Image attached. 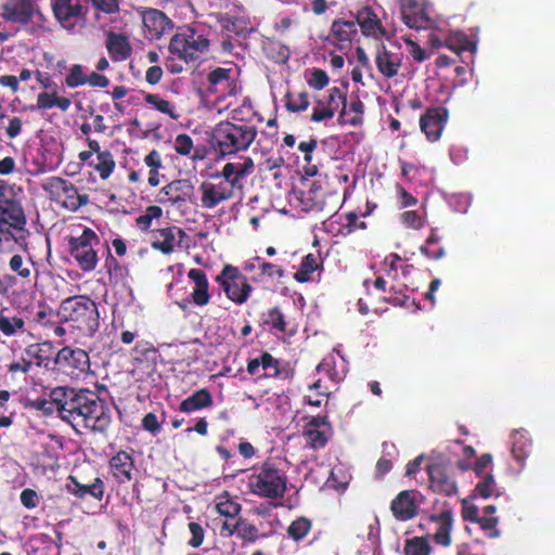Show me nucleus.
I'll list each match as a JSON object with an SVG mask.
<instances>
[{
	"label": "nucleus",
	"instance_id": "obj_13",
	"mask_svg": "<svg viewBox=\"0 0 555 555\" xmlns=\"http://www.w3.org/2000/svg\"><path fill=\"white\" fill-rule=\"evenodd\" d=\"M424 500V495L418 491L404 490L392 500L390 508L396 519L406 521L416 516Z\"/></svg>",
	"mask_w": 555,
	"mask_h": 555
},
{
	"label": "nucleus",
	"instance_id": "obj_9",
	"mask_svg": "<svg viewBox=\"0 0 555 555\" xmlns=\"http://www.w3.org/2000/svg\"><path fill=\"white\" fill-rule=\"evenodd\" d=\"M216 280L233 302L243 305L248 300L253 288L247 278L237 268L231 264L224 266Z\"/></svg>",
	"mask_w": 555,
	"mask_h": 555
},
{
	"label": "nucleus",
	"instance_id": "obj_51",
	"mask_svg": "<svg viewBox=\"0 0 555 555\" xmlns=\"http://www.w3.org/2000/svg\"><path fill=\"white\" fill-rule=\"evenodd\" d=\"M269 55L278 63L286 62L289 57L288 49L280 42L270 41L266 46Z\"/></svg>",
	"mask_w": 555,
	"mask_h": 555
},
{
	"label": "nucleus",
	"instance_id": "obj_64",
	"mask_svg": "<svg viewBox=\"0 0 555 555\" xmlns=\"http://www.w3.org/2000/svg\"><path fill=\"white\" fill-rule=\"evenodd\" d=\"M142 426L143 428L153 434L156 435L160 431V423L157 420V416L154 413H147L143 420H142Z\"/></svg>",
	"mask_w": 555,
	"mask_h": 555
},
{
	"label": "nucleus",
	"instance_id": "obj_15",
	"mask_svg": "<svg viewBox=\"0 0 555 555\" xmlns=\"http://www.w3.org/2000/svg\"><path fill=\"white\" fill-rule=\"evenodd\" d=\"M332 435V428L326 416H313L305 425L302 436L312 449L325 447Z\"/></svg>",
	"mask_w": 555,
	"mask_h": 555
},
{
	"label": "nucleus",
	"instance_id": "obj_47",
	"mask_svg": "<svg viewBox=\"0 0 555 555\" xmlns=\"http://www.w3.org/2000/svg\"><path fill=\"white\" fill-rule=\"evenodd\" d=\"M286 107L291 112H302L309 107V100L306 92L288 93Z\"/></svg>",
	"mask_w": 555,
	"mask_h": 555
},
{
	"label": "nucleus",
	"instance_id": "obj_37",
	"mask_svg": "<svg viewBox=\"0 0 555 555\" xmlns=\"http://www.w3.org/2000/svg\"><path fill=\"white\" fill-rule=\"evenodd\" d=\"M284 276V270L282 267L262 261L259 262V272L253 275L255 282H267L269 279H281Z\"/></svg>",
	"mask_w": 555,
	"mask_h": 555
},
{
	"label": "nucleus",
	"instance_id": "obj_18",
	"mask_svg": "<svg viewBox=\"0 0 555 555\" xmlns=\"http://www.w3.org/2000/svg\"><path fill=\"white\" fill-rule=\"evenodd\" d=\"M254 169L255 164L250 157H240L236 162L227 163L215 177L227 179L235 190H240L243 188L242 180L253 173Z\"/></svg>",
	"mask_w": 555,
	"mask_h": 555
},
{
	"label": "nucleus",
	"instance_id": "obj_63",
	"mask_svg": "<svg viewBox=\"0 0 555 555\" xmlns=\"http://www.w3.org/2000/svg\"><path fill=\"white\" fill-rule=\"evenodd\" d=\"M216 524L220 525V535L229 538L236 532L238 521L235 518L216 519Z\"/></svg>",
	"mask_w": 555,
	"mask_h": 555
},
{
	"label": "nucleus",
	"instance_id": "obj_60",
	"mask_svg": "<svg viewBox=\"0 0 555 555\" xmlns=\"http://www.w3.org/2000/svg\"><path fill=\"white\" fill-rule=\"evenodd\" d=\"M332 28L337 37H339L341 40H347L349 39V34L353 31L354 23L337 21L333 23Z\"/></svg>",
	"mask_w": 555,
	"mask_h": 555
},
{
	"label": "nucleus",
	"instance_id": "obj_4",
	"mask_svg": "<svg viewBox=\"0 0 555 555\" xmlns=\"http://www.w3.org/2000/svg\"><path fill=\"white\" fill-rule=\"evenodd\" d=\"M257 129L247 124L220 122L212 131L215 149L222 155L246 151L254 142Z\"/></svg>",
	"mask_w": 555,
	"mask_h": 555
},
{
	"label": "nucleus",
	"instance_id": "obj_32",
	"mask_svg": "<svg viewBox=\"0 0 555 555\" xmlns=\"http://www.w3.org/2000/svg\"><path fill=\"white\" fill-rule=\"evenodd\" d=\"M24 320L9 312L8 309L0 311V332L5 336H14L24 331Z\"/></svg>",
	"mask_w": 555,
	"mask_h": 555
},
{
	"label": "nucleus",
	"instance_id": "obj_41",
	"mask_svg": "<svg viewBox=\"0 0 555 555\" xmlns=\"http://www.w3.org/2000/svg\"><path fill=\"white\" fill-rule=\"evenodd\" d=\"M448 48L455 51H476V43L470 41L467 36L462 31H455L450 35L447 43Z\"/></svg>",
	"mask_w": 555,
	"mask_h": 555
},
{
	"label": "nucleus",
	"instance_id": "obj_36",
	"mask_svg": "<svg viewBox=\"0 0 555 555\" xmlns=\"http://www.w3.org/2000/svg\"><path fill=\"white\" fill-rule=\"evenodd\" d=\"M319 268L318 258L313 254H308L301 261L299 269L294 274V279L300 283L311 280V274Z\"/></svg>",
	"mask_w": 555,
	"mask_h": 555
},
{
	"label": "nucleus",
	"instance_id": "obj_1",
	"mask_svg": "<svg viewBox=\"0 0 555 555\" xmlns=\"http://www.w3.org/2000/svg\"><path fill=\"white\" fill-rule=\"evenodd\" d=\"M61 418L69 423L76 431L83 428L103 433L111 424V414L105 402L95 392L87 389H79L69 399Z\"/></svg>",
	"mask_w": 555,
	"mask_h": 555
},
{
	"label": "nucleus",
	"instance_id": "obj_31",
	"mask_svg": "<svg viewBox=\"0 0 555 555\" xmlns=\"http://www.w3.org/2000/svg\"><path fill=\"white\" fill-rule=\"evenodd\" d=\"M358 555H380L379 526L377 518L369 525L366 541L359 548Z\"/></svg>",
	"mask_w": 555,
	"mask_h": 555
},
{
	"label": "nucleus",
	"instance_id": "obj_5",
	"mask_svg": "<svg viewBox=\"0 0 555 555\" xmlns=\"http://www.w3.org/2000/svg\"><path fill=\"white\" fill-rule=\"evenodd\" d=\"M248 486L250 491L259 496L281 498L286 490V476L282 470L267 463L249 477Z\"/></svg>",
	"mask_w": 555,
	"mask_h": 555
},
{
	"label": "nucleus",
	"instance_id": "obj_20",
	"mask_svg": "<svg viewBox=\"0 0 555 555\" xmlns=\"http://www.w3.org/2000/svg\"><path fill=\"white\" fill-rule=\"evenodd\" d=\"M185 233L178 227H167L153 233L152 246L163 254H170L180 245Z\"/></svg>",
	"mask_w": 555,
	"mask_h": 555
},
{
	"label": "nucleus",
	"instance_id": "obj_25",
	"mask_svg": "<svg viewBox=\"0 0 555 555\" xmlns=\"http://www.w3.org/2000/svg\"><path fill=\"white\" fill-rule=\"evenodd\" d=\"M430 521L435 527L433 533L434 541L442 546L451 544V531L453 527V517L450 511H443L440 514L433 515Z\"/></svg>",
	"mask_w": 555,
	"mask_h": 555
},
{
	"label": "nucleus",
	"instance_id": "obj_38",
	"mask_svg": "<svg viewBox=\"0 0 555 555\" xmlns=\"http://www.w3.org/2000/svg\"><path fill=\"white\" fill-rule=\"evenodd\" d=\"M431 546L428 537H415L406 540L404 545L405 555H429Z\"/></svg>",
	"mask_w": 555,
	"mask_h": 555
},
{
	"label": "nucleus",
	"instance_id": "obj_22",
	"mask_svg": "<svg viewBox=\"0 0 555 555\" xmlns=\"http://www.w3.org/2000/svg\"><path fill=\"white\" fill-rule=\"evenodd\" d=\"M430 480V487L434 491L452 495L456 493L457 487L454 479L447 474L446 469L440 465L433 464L427 468Z\"/></svg>",
	"mask_w": 555,
	"mask_h": 555
},
{
	"label": "nucleus",
	"instance_id": "obj_2",
	"mask_svg": "<svg viewBox=\"0 0 555 555\" xmlns=\"http://www.w3.org/2000/svg\"><path fill=\"white\" fill-rule=\"evenodd\" d=\"M210 41L205 29L199 27H188L171 37L165 66L171 74L183 72L181 62L196 63L202 61L209 50Z\"/></svg>",
	"mask_w": 555,
	"mask_h": 555
},
{
	"label": "nucleus",
	"instance_id": "obj_62",
	"mask_svg": "<svg viewBox=\"0 0 555 555\" xmlns=\"http://www.w3.org/2000/svg\"><path fill=\"white\" fill-rule=\"evenodd\" d=\"M92 5L106 14H113L119 11L118 0H90Z\"/></svg>",
	"mask_w": 555,
	"mask_h": 555
},
{
	"label": "nucleus",
	"instance_id": "obj_49",
	"mask_svg": "<svg viewBox=\"0 0 555 555\" xmlns=\"http://www.w3.org/2000/svg\"><path fill=\"white\" fill-rule=\"evenodd\" d=\"M311 527L310 521L307 518H298L294 520L288 527V534L296 541L301 540L309 532Z\"/></svg>",
	"mask_w": 555,
	"mask_h": 555
},
{
	"label": "nucleus",
	"instance_id": "obj_29",
	"mask_svg": "<svg viewBox=\"0 0 555 555\" xmlns=\"http://www.w3.org/2000/svg\"><path fill=\"white\" fill-rule=\"evenodd\" d=\"M211 405H212V397H211L210 392L207 389L202 388V389L195 391L194 393H192L191 396H189L188 398H185L180 403L179 409L181 412L192 413V412H195V411H198L204 408L211 406Z\"/></svg>",
	"mask_w": 555,
	"mask_h": 555
},
{
	"label": "nucleus",
	"instance_id": "obj_55",
	"mask_svg": "<svg viewBox=\"0 0 555 555\" xmlns=\"http://www.w3.org/2000/svg\"><path fill=\"white\" fill-rule=\"evenodd\" d=\"M193 147V140L188 134H178L173 141V149L180 155H191Z\"/></svg>",
	"mask_w": 555,
	"mask_h": 555
},
{
	"label": "nucleus",
	"instance_id": "obj_19",
	"mask_svg": "<svg viewBox=\"0 0 555 555\" xmlns=\"http://www.w3.org/2000/svg\"><path fill=\"white\" fill-rule=\"evenodd\" d=\"M192 191L193 185L189 180H175L160 190L158 202L162 204L171 203L173 205L184 203L191 196Z\"/></svg>",
	"mask_w": 555,
	"mask_h": 555
},
{
	"label": "nucleus",
	"instance_id": "obj_50",
	"mask_svg": "<svg viewBox=\"0 0 555 555\" xmlns=\"http://www.w3.org/2000/svg\"><path fill=\"white\" fill-rule=\"evenodd\" d=\"M232 69L228 68H216L208 75V91L216 90L217 86L227 82V79L231 77Z\"/></svg>",
	"mask_w": 555,
	"mask_h": 555
},
{
	"label": "nucleus",
	"instance_id": "obj_30",
	"mask_svg": "<svg viewBox=\"0 0 555 555\" xmlns=\"http://www.w3.org/2000/svg\"><path fill=\"white\" fill-rule=\"evenodd\" d=\"M317 370L325 373L332 380H340L345 376V361L338 353H332L322 360Z\"/></svg>",
	"mask_w": 555,
	"mask_h": 555
},
{
	"label": "nucleus",
	"instance_id": "obj_53",
	"mask_svg": "<svg viewBox=\"0 0 555 555\" xmlns=\"http://www.w3.org/2000/svg\"><path fill=\"white\" fill-rule=\"evenodd\" d=\"M328 81L330 78L327 74L319 68H313L307 78L308 85L317 90L323 89L325 86L328 85Z\"/></svg>",
	"mask_w": 555,
	"mask_h": 555
},
{
	"label": "nucleus",
	"instance_id": "obj_23",
	"mask_svg": "<svg viewBox=\"0 0 555 555\" xmlns=\"http://www.w3.org/2000/svg\"><path fill=\"white\" fill-rule=\"evenodd\" d=\"M134 468L132 456L126 451L117 452L109 460V469L119 483L129 482L132 479V472Z\"/></svg>",
	"mask_w": 555,
	"mask_h": 555
},
{
	"label": "nucleus",
	"instance_id": "obj_42",
	"mask_svg": "<svg viewBox=\"0 0 555 555\" xmlns=\"http://www.w3.org/2000/svg\"><path fill=\"white\" fill-rule=\"evenodd\" d=\"M77 391L78 390L66 387H56L51 390L50 397L56 404L60 416H62V412H65L66 403L73 396L77 395Z\"/></svg>",
	"mask_w": 555,
	"mask_h": 555
},
{
	"label": "nucleus",
	"instance_id": "obj_45",
	"mask_svg": "<svg viewBox=\"0 0 555 555\" xmlns=\"http://www.w3.org/2000/svg\"><path fill=\"white\" fill-rule=\"evenodd\" d=\"M10 269L23 279H28L31 274L33 262L23 258L21 255H14L9 262Z\"/></svg>",
	"mask_w": 555,
	"mask_h": 555
},
{
	"label": "nucleus",
	"instance_id": "obj_57",
	"mask_svg": "<svg viewBox=\"0 0 555 555\" xmlns=\"http://www.w3.org/2000/svg\"><path fill=\"white\" fill-rule=\"evenodd\" d=\"M401 222L411 229H421L424 227V218L414 210L404 211L401 215Z\"/></svg>",
	"mask_w": 555,
	"mask_h": 555
},
{
	"label": "nucleus",
	"instance_id": "obj_28",
	"mask_svg": "<svg viewBox=\"0 0 555 555\" xmlns=\"http://www.w3.org/2000/svg\"><path fill=\"white\" fill-rule=\"evenodd\" d=\"M188 278L194 283L191 293L193 302L197 306H206L210 300L206 274L201 269H191L188 272Z\"/></svg>",
	"mask_w": 555,
	"mask_h": 555
},
{
	"label": "nucleus",
	"instance_id": "obj_34",
	"mask_svg": "<svg viewBox=\"0 0 555 555\" xmlns=\"http://www.w3.org/2000/svg\"><path fill=\"white\" fill-rule=\"evenodd\" d=\"M215 509L220 516L235 518L241 511V505L228 492H223L216 496Z\"/></svg>",
	"mask_w": 555,
	"mask_h": 555
},
{
	"label": "nucleus",
	"instance_id": "obj_11",
	"mask_svg": "<svg viewBox=\"0 0 555 555\" xmlns=\"http://www.w3.org/2000/svg\"><path fill=\"white\" fill-rule=\"evenodd\" d=\"M202 197L201 205L206 209H214L220 203L234 196V186L224 178L218 182L205 181L199 186Z\"/></svg>",
	"mask_w": 555,
	"mask_h": 555
},
{
	"label": "nucleus",
	"instance_id": "obj_6",
	"mask_svg": "<svg viewBox=\"0 0 555 555\" xmlns=\"http://www.w3.org/2000/svg\"><path fill=\"white\" fill-rule=\"evenodd\" d=\"M53 15L62 28L80 33L87 23L88 8L85 0H51Z\"/></svg>",
	"mask_w": 555,
	"mask_h": 555
},
{
	"label": "nucleus",
	"instance_id": "obj_12",
	"mask_svg": "<svg viewBox=\"0 0 555 555\" xmlns=\"http://www.w3.org/2000/svg\"><path fill=\"white\" fill-rule=\"evenodd\" d=\"M356 20L363 36L374 40H380L383 38L388 41L391 40L392 34L383 26L380 18L371 7L364 5L359 9Z\"/></svg>",
	"mask_w": 555,
	"mask_h": 555
},
{
	"label": "nucleus",
	"instance_id": "obj_17",
	"mask_svg": "<svg viewBox=\"0 0 555 555\" xmlns=\"http://www.w3.org/2000/svg\"><path fill=\"white\" fill-rule=\"evenodd\" d=\"M448 109L446 107H431L420 119L421 130L426 134L428 141H438L448 121Z\"/></svg>",
	"mask_w": 555,
	"mask_h": 555
},
{
	"label": "nucleus",
	"instance_id": "obj_33",
	"mask_svg": "<svg viewBox=\"0 0 555 555\" xmlns=\"http://www.w3.org/2000/svg\"><path fill=\"white\" fill-rule=\"evenodd\" d=\"M68 489L72 493L80 498L89 494L95 499H102L104 493V485L100 478H96L91 485H81L76 479L72 478V483L68 485Z\"/></svg>",
	"mask_w": 555,
	"mask_h": 555
},
{
	"label": "nucleus",
	"instance_id": "obj_10",
	"mask_svg": "<svg viewBox=\"0 0 555 555\" xmlns=\"http://www.w3.org/2000/svg\"><path fill=\"white\" fill-rule=\"evenodd\" d=\"M389 42V46L378 43L374 55L378 73L388 79L398 76L403 62L400 43L391 40Z\"/></svg>",
	"mask_w": 555,
	"mask_h": 555
},
{
	"label": "nucleus",
	"instance_id": "obj_48",
	"mask_svg": "<svg viewBox=\"0 0 555 555\" xmlns=\"http://www.w3.org/2000/svg\"><path fill=\"white\" fill-rule=\"evenodd\" d=\"M209 92L216 94L217 102H221L228 96H234L236 94L237 83L234 78L230 77L227 79V82L220 83V86L216 87V90H211Z\"/></svg>",
	"mask_w": 555,
	"mask_h": 555
},
{
	"label": "nucleus",
	"instance_id": "obj_35",
	"mask_svg": "<svg viewBox=\"0 0 555 555\" xmlns=\"http://www.w3.org/2000/svg\"><path fill=\"white\" fill-rule=\"evenodd\" d=\"M144 100L149 105L158 112L168 115L171 119L178 120L180 118V114L177 112L176 106L171 102L160 98L158 94L147 93L144 96Z\"/></svg>",
	"mask_w": 555,
	"mask_h": 555
},
{
	"label": "nucleus",
	"instance_id": "obj_40",
	"mask_svg": "<svg viewBox=\"0 0 555 555\" xmlns=\"http://www.w3.org/2000/svg\"><path fill=\"white\" fill-rule=\"evenodd\" d=\"M499 489L491 474H486L475 487V496L489 499L493 495L498 496Z\"/></svg>",
	"mask_w": 555,
	"mask_h": 555
},
{
	"label": "nucleus",
	"instance_id": "obj_24",
	"mask_svg": "<svg viewBox=\"0 0 555 555\" xmlns=\"http://www.w3.org/2000/svg\"><path fill=\"white\" fill-rule=\"evenodd\" d=\"M55 362L60 365H67L73 367L80 373L87 372L90 367L89 354L79 348H62L56 354Z\"/></svg>",
	"mask_w": 555,
	"mask_h": 555
},
{
	"label": "nucleus",
	"instance_id": "obj_26",
	"mask_svg": "<svg viewBox=\"0 0 555 555\" xmlns=\"http://www.w3.org/2000/svg\"><path fill=\"white\" fill-rule=\"evenodd\" d=\"M532 441L528 433L524 429H516L511 435V453L514 460L520 465V472L524 469L526 460L531 452Z\"/></svg>",
	"mask_w": 555,
	"mask_h": 555
},
{
	"label": "nucleus",
	"instance_id": "obj_59",
	"mask_svg": "<svg viewBox=\"0 0 555 555\" xmlns=\"http://www.w3.org/2000/svg\"><path fill=\"white\" fill-rule=\"evenodd\" d=\"M236 533L240 538L246 541H255L258 535V530L253 525L245 521H238Z\"/></svg>",
	"mask_w": 555,
	"mask_h": 555
},
{
	"label": "nucleus",
	"instance_id": "obj_58",
	"mask_svg": "<svg viewBox=\"0 0 555 555\" xmlns=\"http://www.w3.org/2000/svg\"><path fill=\"white\" fill-rule=\"evenodd\" d=\"M266 322L279 332L285 331L284 315L278 308H273L269 311Z\"/></svg>",
	"mask_w": 555,
	"mask_h": 555
},
{
	"label": "nucleus",
	"instance_id": "obj_8",
	"mask_svg": "<svg viewBox=\"0 0 555 555\" xmlns=\"http://www.w3.org/2000/svg\"><path fill=\"white\" fill-rule=\"evenodd\" d=\"M42 189L54 202L61 203L65 208L76 211L88 203V196L78 193L76 186L67 180L60 177L47 179Z\"/></svg>",
	"mask_w": 555,
	"mask_h": 555
},
{
	"label": "nucleus",
	"instance_id": "obj_56",
	"mask_svg": "<svg viewBox=\"0 0 555 555\" xmlns=\"http://www.w3.org/2000/svg\"><path fill=\"white\" fill-rule=\"evenodd\" d=\"M327 92V98L323 102L328 108H333L334 113L339 108L340 104L346 106V98L339 88L333 87Z\"/></svg>",
	"mask_w": 555,
	"mask_h": 555
},
{
	"label": "nucleus",
	"instance_id": "obj_61",
	"mask_svg": "<svg viewBox=\"0 0 555 555\" xmlns=\"http://www.w3.org/2000/svg\"><path fill=\"white\" fill-rule=\"evenodd\" d=\"M462 516L465 520L477 522L480 518L479 509L468 499L462 501Z\"/></svg>",
	"mask_w": 555,
	"mask_h": 555
},
{
	"label": "nucleus",
	"instance_id": "obj_54",
	"mask_svg": "<svg viewBox=\"0 0 555 555\" xmlns=\"http://www.w3.org/2000/svg\"><path fill=\"white\" fill-rule=\"evenodd\" d=\"M335 113L333 112V108H328L323 100H319L313 107L311 120L314 122H321L332 119Z\"/></svg>",
	"mask_w": 555,
	"mask_h": 555
},
{
	"label": "nucleus",
	"instance_id": "obj_21",
	"mask_svg": "<svg viewBox=\"0 0 555 555\" xmlns=\"http://www.w3.org/2000/svg\"><path fill=\"white\" fill-rule=\"evenodd\" d=\"M143 25L149 31L151 39H159L172 27L171 21L162 11L156 9H149L143 13Z\"/></svg>",
	"mask_w": 555,
	"mask_h": 555
},
{
	"label": "nucleus",
	"instance_id": "obj_52",
	"mask_svg": "<svg viewBox=\"0 0 555 555\" xmlns=\"http://www.w3.org/2000/svg\"><path fill=\"white\" fill-rule=\"evenodd\" d=\"M499 519L494 516H481L477 520V524H479L480 528L486 532L487 537L491 539L499 538L501 534L500 530L496 528Z\"/></svg>",
	"mask_w": 555,
	"mask_h": 555
},
{
	"label": "nucleus",
	"instance_id": "obj_43",
	"mask_svg": "<svg viewBox=\"0 0 555 555\" xmlns=\"http://www.w3.org/2000/svg\"><path fill=\"white\" fill-rule=\"evenodd\" d=\"M306 197V210L323 211L325 202L323 194L319 192V186L315 183L312 184L311 189L305 195Z\"/></svg>",
	"mask_w": 555,
	"mask_h": 555
},
{
	"label": "nucleus",
	"instance_id": "obj_7",
	"mask_svg": "<svg viewBox=\"0 0 555 555\" xmlns=\"http://www.w3.org/2000/svg\"><path fill=\"white\" fill-rule=\"evenodd\" d=\"M68 245L72 257L81 270L95 269L99 261L96 247L100 245V238L93 230L83 228L79 235L70 236Z\"/></svg>",
	"mask_w": 555,
	"mask_h": 555
},
{
	"label": "nucleus",
	"instance_id": "obj_3",
	"mask_svg": "<svg viewBox=\"0 0 555 555\" xmlns=\"http://www.w3.org/2000/svg\"><path fill=\"white\" fill-rule=\"evenodd\" d=\"M59 315L86 336H92L100 325L96 305L86 296H73L64 299L60 305Z\"/></svg>",
	"mask_w": 555,
	"mask_h": 555
},
{
	"label": "nucleus",
	"instance_id": "obj_44",
	"mask_svg": "<svg viewBox=\"0 0 555 555\" xmlns=\"http://www.w3.org/2000/svg\"><path fill=\"white\" fill-rule=\"evenodd\" d=\"M163 215V210L160 207L158 206H149L144 214L139 216L135 220L137 222V227L141 230V231H146L151 228L152 225V221L154 219H158L160 218Z\"/></svg>",
	"mask_w": 555,
	"mask_h": 555
},
{
	"label": "nucleus",
	"instance_id": "obj_14",
	"mask_svg": "<svg viewBox=\"0 0 555 555\" xmlns=\"http://www.w3.org/2000/svg\"><path fill=\"white\" fill-rule=\"evenodd\" d=\"M35 12L33 0H4L0 4V16L7 22L16 25L28 24Z\"/></svg>",
	"mask_w": 555,
	"mask_h": 555
},
{
	"label": "nucleus",
	"instance_id": "obj_46",
	"mask_svg": "<svg viewBox=\"0 0 555 555\" xmlns=\"http://www.w3.org/2000/svg\"><path fill=\"white\" fill-rule=\"evenodd\" d=\"M88 75H86L83 67L80 64H75L69 68L65 78V82L69 88H77L87 83Z\"/></svg>",
	"mask_w": 555,
	"mask_h": 555
},
{
	"label": "nucleus",
	"instance_id": "obj_16",
	"mask_svg": "<svg viewBox=\"0 0 555 555\" xmlns=\"http://www.w3.org/2000/svg\"><path fill=\"white\" fill-rule=\"evenodd\" d=\"M400 12L403 23L410 28H427L430 18L427 7L418 0H400Z\"/></svg>",
	"mask_w": 555,
	"mask_h": 555
},
{
	"label": "nucleus",
	"instance_id": "obj_27",
	"mask_svg": "<svg viewBox=\"0 0 555 555\" xmlns=\"http://www.w3.org/2000/svg\"><path fill=\"white\" fill-rule=\"evenodd\" d=\"M105 47L114 62L126 61L132 52L128 39L124 35L114 31L106 34Z\"/></svg>",
	"mask_w": 555,
	"mask_h": 555
},
{
	"label": "nucleus",
	"instance_id": "obj_39",
	"mask_svg": "<svg viewBox=\"0 0 555 555\" xmlns=\"http://www.w3.org/2000/svg\"><path fill=\"white\" fill-rule=\"evenodd\" d=\"M98 163L93 166L94 170L100 175L101 179L106 180L111 177L115 168V160L108 151H103L96 155Z\"/></svg>",
	"mask_w": 555,
	"mask_h": 555
}]
</instances>
